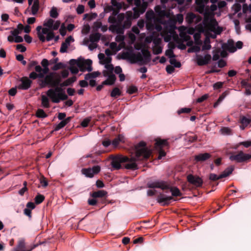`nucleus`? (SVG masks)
Returning <instances> with one entry per match:
<instances>
[{
  "label": "nucleus",
  "instance_id": "obj_32",
  "mask_svg": "<svg viewBox=\"0 0 251 251\" xmlns=\"http://www.w3.org/2000/svg\"><path fill=\"white\" fill-rule=\"evenodd\" d=\"M39 8V0H34L33 1V3L31 7V14L33 15H35Z\"/></svg>",
  "mask_w": 251,
  "mask_h": 251
},
{
  "label": "nucleus",
  "instance_id": "obj_8",
  "mask_svg": "<svg viewBox=\"0 0 251 251\" xmlns=\"http://www.w3.org/2000/svg\"><path fill=\"white\" fill-rule=\"evenodd\" d=\"M123 57L127 59L132 63H139L141 64L147 63L150 60L149 52H144L143 56L140 53H134L132 51H127L123 53Z\"/></svg>",
  "mask_w": 251,
  "mask_h": 251
},
{
  "label": "nucleus",
  "instance_id": "obj_14",
  "mask_svg": "<svg viewBox=\"0 0 251 251\" xmlns=\"http://www.w3.org/2000/svg\"><path fill=\"white\" fill-rule=\"evenodd\" d=\"M71 64L76 65L82 72H91L92 70V61L90 59L78 58L77 60L72 59L70 61Z\"/></svg>",
  "mask_w": 251,
  "mask_h": 251
},
{
  "label": "nucleus",
  "instance_id": "obj_30",
  "mask_svg": "<svg viewBox=\"0 0 251 251\" xmlns=\"http://www.w3.org/2000/svg\"><path fill=\"white\" fill-rule=\"evenodd\" d=\"M240 121L241 123L240 128L244 129L251 122V118L242 116L240 118Z\"/></svg>",
  "mask_w": 251,
  "mask_h": 251
},
{
  "label": "nucleus",
  "instance_id": "obj_2",
  "mask_svg": "<svg viewBox=\"0 0 251 251\" xmlns=\"http://www.w3.org/2000/svg\"><path fill=\"white\" fill-rule=\"evenodd\" d=\"M217 8V6L215 4H212L210 9L208 6L206 8L202 21L204 27L201 30V32L206 30L208 35L212 38H215L217 35L220 34L223 30L222 28L218 26V23L214 18V12Z\"/></svg>",
  "mask_w": 251,
  "mask_h": 251
},
{
  "label": "nucleus",
  "instance_id": "obj_22",
  "mask_svg": "<svg viewBox=\"0 0 251 251\" xmlns=\"http://www.w3.org/2000/svg\"><path fill=\"white\" fill-rule=\"evenodd\" d=\"M187 180L189 182L196 187L201 186L203 182L201 178L192 175L187 176Z\"/></svg>",
  "mask_w": 251,
  "mask_h": 251
},
{
  "label": "nucleus",
  "instance_id": "obj_56",
  "mask_svg": "<svg viewBox=\"0 0 251 251\" xmlns=\"http://www.w3.org/2000/svg\"><path fill=\"white\" fill-rule=\"evenodd\" d=\"M165 54L170 59L175 57L172 49H168L165 52Z\"/></svg>",
  "mask_w": 251,
  "mask_h": 251
},
{
  "label": "nucleus",
  "instance_id": "obj_63",
  "mask_svg": "<svg viewBox=\"0 0 251 251\" xmlns=\"http://www.w3.org/2000/svg\"><path fill=\"white\" fill-rule=\"evenodd\" d=\"M84 11V6L83 5H79L76 8L77 13L81 14Z\"/></svg>",
  "mask_w": 251,
  "mask_h": 251
},
{
  "label": "nucleus",
  "instance_id": "obj_29",
  "mask_svg": "<svg viewBox=\"0 0 251 251\" xmlns=\"http://www.w3.org/2000/svg\"><path fill=\"white\" fill-rule=\"evenodd\" d=\"M33 248L25 246V241L23 239L19 240L17 247L14 251H31Z\"/></svg>",
  "mask_w": 251,
  "mask_h": 251
},
{
  "label": "nucleus",
  "instance_id": "obj_44",
  "mask_svg": "<svg viewBox=\"0 0 251 251\" xmlns=\"http://www.w3.org/2000/svg\"><path fill=\"white\" fill-rule=\"evenodd\" d=\"M121 94V92L120 90V89L117 87L114 88L111 93V96L112 97H117L118 96H120Z\"/></svg>",
  "mask_w": 251,
  "mask_h": 251
},
{
  "label": "nucleus",
  "instance_id": "obj_7",
  "mask_svg": "<svg viewBox=\"0 0 251 251\" xmlns=\"http://www.w3.org/2000/svg\"><path fill=\"white\" fill-rule=\"evenodd\" d=\"M118 13L117 10H114L112 14L108 18L109 23L113 24L109 26V29L117 34H124L125 27L122 25V23L125 19V15L123 13Z\"/></svg>",
  "mask_w": 251,
  "mask_h": 251
},
{
  "label": "nucleus",
  "instance_id": "obj_39",
  "mask_svg": "<svg viewBox=\"0 0 251 251\" xmlns=\"http://www.w3.org/2000/svg\"><path fill=\"white\" fill-rule=\"evenodd\" d=\"M233 167H230L226 168L220 175V177L224 178L228 176L230 174H231L233 171Z\"/></svg>",
  "mask_w": 251,
  "mask_h": 251
},
{
  "label": "nucleus",
  "instance_id": "obj_27",
  "mask_svg": "<svg viewBox=\"0 0 251 251\" xmlns=\"http://www.w3.org/2000/svg\"><path fill=\"white\" fill-rule=\"evenodd\" d=\"M211 58V55L209 54H206L204 56L198 55L197 56V63L200 66L206 65L208 63Z\"/></svg>",
  "mask_w": 251,
  "mask_h": 251
},
{
  "label": "nucleus",
  "instance_id": "obj_16",
  "mask_svg": "<svg viewBox=\"0 0 251 251\" xmlns=\"http://www.w3.org/2000/svg\"><path fill=\"white\" fill-rule=\"evenodd\" d=\"M168 143L167 140H162L161 139H157L155 144V148L158 150L159 156L158 159H161L162 157L166 155V152L162 150L163 148L168 147Z\"/></svg>",
  "mask_w": 251,
  "mask_h": 251
},
{
  "label": "nucleus",
  "instance_id": "obj_55",
  "mask_svg": "<svg viewBox=\"0 0 251 251\" xmlns=\"http://www.w3.org/2000/svg\"><path fill=\"white\" fill-rule=\"evenodd\" d=\"M137 91V88L134 86H129L127 90V92L129 94H132Z\"/></svg>",
  "mask_w": 251,
  "mask_h": 251
},
{
  "label": "nucleus",
  "instance_id": "obj_46",
  "mask_svg": "<svg viewBox=\"0 0 251 251\" xmlns=\"http://www.w3.org/2000/svg\"><path fill=\"white\" fill-rule=\"evenodd\" d=\"M53 23L54 21L51 19H49L44 22V26H46L45 27H47L48 28L51 29Z\"/></svg>",
  "mask_w": 251,
  "mask_h": 251
},
{
  "label": "nucleus",
  "instance_id": "obj_62",
  "mask_svg": "<svg viewBox=\"0 0 251 251\" xmlns=\"http://www.w3.org/2000/svg\"><path fill=\"white\" fill-rule=\"evenodd\" d=\"M225 96L222 95L218 99L217 101L214 103V107H216L225 99Z\"/></svg>",
  "mask_w": 251,
  "mask_h": 251
},
{
  "label": "nucleus",
  "instance_id": "obj_35",
  "mask_svg": "<svg viewBox=\"0 0 251 251\" xmlns=\"http://www.w3.org/2000/svg\"><path fill=\"white\" fill-rule=\"evenodd\" d=\"M70 118L68 117L63 120H62L61 122H60L58 125H57L54 128L55 131H58L61 128L64 127L70 121Z\"/></svg>",
  "mask_w": 251,
  "mask_h": 251
},
{
  "label": "nucleus",
  "instance_id": "obj_34",
  "mask_svg": "<svg viewBox=\"0 0 251 251\" xmlns=\"http://www.w3.org/2000/svg\"><path fill=\"white\" fill-rule=\"evenodd\" d=\"M48 96H41V104L42 106L44 108H49L50 107V100Z\"/></svg>",
  "mask_w": 251,
  "mask_h": 251
},
{
  "label": "nucleus",
  "instance_id": "obj_58",
  "mask_svg": "<svg viewBox=\"0 0 251 251\" xmlns=\"http://www.w3.org/2000/svg\"><path fill=\"white\" fill-rule=\"evenodd\" d=\"M91 121L90 118H86L84 119L81 122V125L83 127H86L88 126V124Z\"/></svg>",
  "mask_w": 251,
  "mask_h": 251
},
{
  "label": "nucleus",
  "instance_id": "obj_50",
  "mask_svg": "<svg viewBox=\"0 0 251 251\" xmlns=\"http://www.w3.org/2000/svg\"><path fill=\"white\" fill-rule=\"evenodd\" d=\"M45 197L44 196L39 194L35 198V201L36 204L41 203L44 200Z\"/></svg>",
  "mask_w": 251,
  "mask_h": 251
},
{
  "label": "nucleus",
  "instance_id": "obj_26",
  "mask_svg": "<svg viewBox=\"0 0 251 251\" xmlns=\"http://www.w3.org/2000/svg\"><path fill=\"white\" fill-rule=\"evenodd\" d=\"M134 4L138 8L141 13H143L148 6V2L147 0H134Z\"/></svg>",
  "mask_w": 251,
  "mask_h": 251
},
{
  "label": "nucleus",
  "instance_id": "obj_47",
  "mask_svg": "<svg viewBox=\"0 0 251 251\" xmlns=\"http://www.w3.org/2000/svg\"><path fill=\"white\" fill-rule=\"evenodd\" d=\"M128 39L129 44L131 45L135 42L136 36L133 33L129 32L128 34Z\"/></svg>",
  "mask_w": 251,
  "mask_h": 251
},
{
  "label": "nucleus",
  "instance_id": "obj_13",
  "mask_svg": "<svg viewBox=\"0 0 251 251\" xmlns=\"http://www.w3.org/2000/svg\"><path fill=\"white\" fill-rule=\"evenodd\" d=\"M38 37L42 42L50 41L53 39L54 34L53 32L47 27H42L41 26H38L36 27Z\"/></svg>",
  "mask_w": 251,
  "mask_h": 251
},
{
  "label": "nucleus",
  "instance_id": "obj_52",
  "mask_svg": "<svg viewBox=\"0 0 251 251\" xmlns=\"http://www.w3.org/2000/svg\"><path fill=\"white\" fill-rule=\"evenodd\" d=\"M220 50H216L213 51V55L212 59L213 60L216 61L220 58Z\"/></svg>",
  "mask_w": 251,
  "mask_h": 251
},
{
  "label": "nucleus",
  "instance_id": "obj_43",
  "mask_svg": "<svg viewBox=\"0 0 251 251\" xmlns=\"http://www.w3.org/2000/svg\"><path fill=\"white\" fill-rule=\"evenodd\" d=\"M36 115L37 117L40 118H45L47 117V114L42 109H38L37 110Z\"/></svg>",
  "mask_w": 251,
  "mask_h": 251
},
{
  "label": "nucleus",
  "instance_id": "obj_36",
  "mask_svg": "<svg viewBox=\"0 0 251 251\" xmlns=\"http://www.w3.org/2000/svg\"><path fill=\"white\" fill-rule=\"evenodd\" d=\"M42 66L43 67V68H42V72L45 74H47L49 71V69L48 67L49 66V61L46 59H43L41 63Z\"/></svg>",
  "mask_w": 251,
  "mask_h": 251
},
{
  "label": "nucleus",
  "instance_id": "obj_25",
  "mask_svg": "<svg viewBox=\"0 0 251 251\" xmlns=\"http://www.w3.org/2000/svg\"><path fill=\"white\" fill-rule=\"evenodd\" d=\"M21 84L18 87L20 89L27 90L31 86V81L27 77H23L20 80Z\"/></svg>",
  "mask_w": 251,
  "mask_h": 251
},
{
  "label": "nucleus",
  "instance_id": "obj_61",
  "mask_svg": "<svg viewBox=\"0 0 251 251\" xmlns=\"http://www.w3.org/2000/svg\"><path fill=\"white\" fill-rule=\"evenodd\" d=\"M73 42H74V39L71 36H70L66 39L65 42L63 43L66 44L67 45V46L69 47L70 45V43Z\"/></svg>",
  "mask_w": 251,
  "mask_h": 251
},
{
  "label": "nucleus",
  "instance_id": "obj_23",
  "mask_svg": "<svg viewBox=\"0 0 251 251\" xmlns=\"http://www.w3.org/2000/svg\"><path fill=\"white\" fill-rule=\"evenodd\" d=\"M201 20V17L200 16H196L193 13H188L186 16V21L189 24H191L194 22L196 24L198 23Z\"/></svg>",
  "mask_w": 251,
  "mask_h": 251
},
{
  "label": "nucleus",
  "instance_id": "obj_60",
  "mask_svg": "<svg viewBox=\"0 0 251 251\" xmlns=\"http://www.w3.org/2000/svg\"><path fill=\"white\" fill-rule=\"evenodd\" d=\"M221 178H222L220 177V175L217 176V175H216L215 174H210L209 175V179L211 180L215 181V180H218Z\"/></svg>",
  "mask_w": 251,
  "mask_h": 251
},
{
  "label": "nucleus",
  "instance_id": "obj_11",
  "mask_svg": "<svg viewBox=\"0 0 251 251\" xmlns=\"http://www.w3.org/2000/svg\"><path fill=\"white\" fill-rule=\"evenodd\" d=\"M162 37L161 35L155 36L153 35L146 38L145 41L147 43L152 42V49L154 54H159L162 52Z\"/></svg>",
  "mask_w": 251,
  "mask_h": 251
},
{
  "label": "nucleus",
  "instance_id": "obj_59",
  "mask_svg": "<svg viewBox=\"0 0 251 251\" xmlns=\"http://www.w3.org/2000/svg\"><path fill=\"white\" fill-rule=\"evenodd\" d=\"M60 25V23L59 21H54V23L53 24L51 30L53 31V30L57 29L59 28Z\"/></svg>",
  "mask_w": 251,
  "mask_h": 251
},
{
  "label": "nucleus",
  "instance_id": "obj_54",
  "mask_svg": "<svg viewBox=\"0 0 251 251\" xmlns=\"http://www.w3.org/2000/svg\"><path fill=\"white\" fill-rule=\"evenodd\" d=\"M191 111V109L190 108H182L178 110L177 111V113L178 114H180L181 113H188L190 112Z\"/></svg>",
  "mask_w": 251,
  "mask_h": 251
},
{
  "label": "nucleus",
  "instance_id": "obj_3",
  "mask_svg": "<svg viewBox=\"0 0 251 251\" xmlns=\"http://www.w3.org/2000/svg\"><path fill=\"white\" fill-rule=\"evenodd\" d=\"M35 65V72H32L29 74V78L35 79L37 78H42L39 80V84L41 87H45L47 85L55 86L60 83L59 76L54 73H50L45 76V74L42 72V68L37 63L33 61L31 63L30 66Z\"/></svg>",
  "mask_w": 251,
  "mask_h": 251
},
{
  "label": "nucleus",
  "instance_id": "obj_5",
  "mask_svg": "<svg viewBox=\"0 0 251 251\" xmlns=\"http://www.w3.org/2000/svg\"><path fill=\"white\" fill-rule=\"evenodd\" d=\"M151 151L148 149L146 144L144 142H140L136 147V153L134 157L130 158L125 162V167L127 169L136 170L137 169L136 161L141 160L143 159H147L151 154Z\"/></svg>",
  "mask_w": 251,
  "mask_h": 251
},
{
  "label": "nucleus",
  "instance_id": "obj_4",
  "mask_svg": "<svg viewBox=\"0 0 251 251\" xmlns=\"http://www.w3.org/2000/svg\"><path fill=\"white\" fill-rule=\"evenodd\" d=\"M150 188H159L167 191L160 194L157 198L158 202L163 205L168 204L171 200L173 199V196H180L181 193L179 190L176 187H169L167 183L163 181H156L148 184Z\"/></svg>",
  "mask_w": 251,
  "mask_h": 251
},
{
  "label": "nucleus",
  "instance_id": "obj_51",
  "mask_svg": "<svg viewBox=\"0 0 251 251\" xmlns=\"http://www.w3.org/2000/svg\"><path fill=\"white\" fill-rule=\"evenodd\" d=\"M58 15L57 9L55 7H52L50 11V16L52 18H56Z\"/></svg>",
  "mask_w": 251,
  "mask_h": 251
},
{
  "label": "nucleus",
  "instance_id": "obj_48",
  "mask_svg": "<svg viewBox=\"0 0 251 251\" xmlns=\"http://www.w3.org/2000/svg\"><path fill=\"white\" fill-rule=\"evenodd\" d=\"M221 132L223 135H230L232 133L230 128L226 127H223L221 129Z\"/></svg>",
  "mask_w": 251,
  "mask_h": 251
},
{
  "label": "nucleus",
  "instance_id": "obj_1",
  "mask_svg": "<svg viewBox=\"0 0 251 251\" xmlns=\"http://www.w3.org/2000/svg\"><path fill=\"white\" fill-rule=\"evenodd\" d=\"M162 5H157L155 7V11L160 18L159 25L162 26L160 32L161 37H164V41L166 42L170 41L172 39L177 42L179 38L178 35L175 32L176 26V19L175 16L172 15L170 12L166 9L164 3L166 0H161Z\"/></svg>",
  "mask_w": 251,
  "mask_h": 251
},
{
  "label": "nucleus",
  "instance_id": "obj_12",
  "mask_svg": "<svg viewBox=\"0 0 251 251\" xmlns=\"http://www.w3.org/2000/svg\"><path fill=\"white\" fill-rule=\"evenodd\" d=\"M180 37L184 41H186L189 40V34H194V38L196 43H198L200 39V33H194V29L193 28H188L185 26H180L178 28Z\"/></svg>",
  "mask_w": 251,
  "mask_h": 251
},
{
  "label": "nucleus",
  "instance_id": "obj_21",
  "mask_svg": "<svg viewBox=\"0 0 251 251\" xmlns=\"http://www.w3.org/2000/svg\"><path fill=\"white\" fill-rule=\"evenodd\" d=\"M209 0H196V10L200 13L203 14L206 11V5L208 3Z\"/></svg>",
  "mask_w": 251,
  "mask_h": 251
},
{
  "label": "nucleus",
  "instance_id": "obj_31",
  "mask_svg": "<svg viewBox=\"0 0 251 251\" xmlns=\"http://www.w3.org/2000/svg\"><path fill=\"white\" fill-rule=\"evenodd\" d=\"M211 155L208 153H200L195 156V159L197 161H204L210 157Z\"/></svg>",
  "mask_w": 251,
  "mask_h": 251
},
{
  "label": "nucleus",
  "instance_id": "obj_24",
  "mask_svg": "<svg viewBox=\"0 0 251 251\" xmlns=\"http://www.w3.org/2000/svg\"><path fill=\"white\" fill-rule=\"evenodd\" d=\"M99 72H94L91 73L87 74L85 75V79L89 81V84L91 86H94L96 85L95 78L100 75Z\"/></svg>",
  "mask_w": 251,
  "mask_h": 251
},
{
  "label": "nucleus",
  "instance_id": "obj_64",
  "mask_svg": "<svg viewBox=\"0 0 251 251\" xmlns=\"http://www.w3.org/2000/svg\"><path fill=\"white\" fill-rule=\"evenodd\" d=\"M247 24L246 25V28L251 31V18H250L248 19L247 21Z\"/></svg>",
  "mask_w": 251,
  "mask_h": 251
},
{
  "label": "nucleus",
  "instance_id": "obj_17",
  "mask_svg": "<svg viewBox=\"0 0 251 251\" xmlns=\"http://www.w3.org/2000/svg\"><path fill=\"white\" fill-rule=\"evenodd\" d=\"M251 158V154L245 153L240 151L237 154H232L229 156L231 161H235L237 162H243Z\"/></svg>",
  "mask_w": 251,
  "mask_h": 251
},
{
  "label": "nucleus",
  "instance_id": "obj_33",
  "mask_svg": "<svg viewBox=\"0 0 251 251\" xmlns=\"http://www.w3.org/2000/svg\"><path fill=\"white\" fill-rule=\"evenodd\" d=\"M110 48L113 51V52H116L120 50L122 48H124V44H119V45L118 46L116 43L112 42L110 44Z\"/></svg>",
  "mask_w": 251,
  "mask_h": 251
},
{
  "label": "nucleus",
  "instance_id": "obj_53",
  "mask_svg": "<svg viewBox=\"0 0 251 251\" xmlns=\"http://www.w3.org/2000/svg\"><path fill=\"white\" fill-rule=\"evenodd\" d=\"M176 23L177 22L179 24H181L183 21V16L181 14H178L175 17Z\"/></svg>",
  "mask_w": 251,
  "mask_h": 251
},
{
  "label": "nucleus",
  "instance_id": "obj_57",
  "mask_svg": "<svg viewBox=\"0 0 251 251\" xmlns=\"http://www.w3.org/2000/svg\"><path fill=\"white\" fill-rule=\"evenodd\" d=\"M248 11L251 13V4L248 6L247 4H244L243 5V12L246 13Z\"/></svg>",
  "mask_w": 251,
  "mask_h": 251
},
{
  "label": "nucleus",
  "instance_id": "obj_9",
  "mask_svg": "<svg viewBox=\"0 0 251 251\" xmlns=\"http://www.w3.org/2000/svg\"><path fill=\"white\" fill-rule=\"evenodd\" d=\"M147 19L146 27L149 30L155 29L156 31H161L162 26L159 25L160 23V18L155 12V14L152 10L148 11L146 14Z\"/></svg>",
  "mask_w": 251,
  "mask_h": 251
},
{
  "label": "nucleus",
  "instance_id": "obj_42",
  "mask_svg": "<svg viewBox=\"0 0 251 251\" xmlns=\"http://www.w3.org/2000/svg\"><path fill=\"white\" fill-rule=\"evenodd\" d=\"M124 34H117L116 37V41L118 42H119L120 44H124V48L126 47V43L124 42L125 37L123 35Z\"/></svg>",
  "mask_w": 251,
  "mask_h": 251
},
{
  "label": "nucleus",
  "instance_id": "obj_19",
  "mask_svg": "<svg viewBox=\"0 0 251 251\" xmlns=\"http://www.w3.org/2000/svg\"><path fill=\"white\" fill-rule=\"evenodd\" d=\"M100 170L99 166H95L92 168L83 169L82 173L87 177H92L96 174L98 173Z\"/></svg>",
  "mask_w": 251,
  "mask_h": 251
},
{
  "label": "nucleus",
  "instance_id": "obj_6",
  "mask_svg": "<svg viewBox=\"0 0 251 251\" xmlns=\"http://www.w3.org/2000/svg\"><path fill=\"white\" fill-rule=\"evenodd\" d=\"M98 58L100 64L104 65L106 70L103 72V75L107 77V79L103 81V84L112 85L114 83L116 77L113 74L114 67L111 64V57L106 56L103 53H100Z\"/></svg>",
  "mask_w": 251,
  "mask_h": 251
},
{
  "label": "nucleus",
  "instance_id": "obj_28",
  "mask_svg": "<svg viewBox=\"0 0 251 251\" xmlns=\"http://www.w3.org/2000/svg\"><path fill=\"white\" fill-rule=\"evenodd\" d=\"M222 48L231 52H234L236 50V48L234 46V43L232 40H228L226 43L223 44Z\"/></svg>",
  "mask_w": 251,
  "mask_h": 251
},
{
  "label": "nucleus",
  "instance_id": "obj_38",
  "mask_svg": "<svg viewBox=\"0 0 251 251\" xmlns=\"http://www.w3.org/2000/svg\"><path fill=\"white\" fill-rule=\"evenodd\" d=\"M124 142V137L122 135H119L117 138L112 141V144L114 147H116L120 142Z\"/></svg>",
  "mask_w": 251,
  "mask_h": 251
},
{
  "label": "nucleus",
  "instance_id": "obj_45",
  "mask_svg": "<svg viewBox=\"0 0 251 251\" xmlns=\"http://www.w3.org/2000/svg\"><path fill=\"white\" fill-rule=\"evenodd\" d=\"M232 8L234 11L233 16H234L241 9V5L240 3H236L233 5Z\"/></svg>",
  "mask_w": 251,
  "mask_h": 251
},
{
  "label": "nucleus",
  "instance_id": "obj_20",
  "mask_svg": "<svg viewBox=\"0 0 251 251\" xmlns=\"http://www.w3.org/2000/svg\"><path fill=\"white\" fill-rule=\"evenodd\" d=\"M128 160V157L124 156H119L115 158L111 162V165L115 169H119L121 166V163L126 162Z\"/></svg>",
  "mask_w": 251,
  "mask_h": 251
},
{
  "label": "nucleus",
  "instance_id": "obj_41",
  "mask_svg": "<svg viewBox=\"0 0 251 251\" xmlns=\"http://www.w3.org/2000/svg\"><path fill=\"white\" fill-rule=\"evenodd\" d=\"M210 48L211 45L210 44L209 38L208 37H206L202 46V50H210Z\"/></svg>",
  "mask_w": 251,
  "mask_h": 251
},
{
  "label": "nucleus",
  "instance_id": "obj_18",
  "mask_svg": "<svg viewBox=\"0 0 251 251\" xmlns=\"http://www.w3.org/2000/svg\"><path fill=\"white\" fill-rule=\"evenodd\" d=\"M22 30L18 28H15L14 30L10 31L11 35H9L7 37V40L10 43H21L23 41L22 37L19 35L22 32Z\"/></svg>",
  "mask_w": 251,
  "mask_h": 251
},
{
  "label": "nucleus",
  "instance_id": "obj_49",
  "mask_svg": "<svg viewBox=\"0 0 251 251\" xmlns=\"http://www.w3.org/2000/svg\"><path fill=\"white\" fill-rule=\"evenodd\" d=\"M170 62L172 65H174V67L176 68H179L181 66L180 63L179 62L177 61L176 60L175 58V57L171 58L170 59Z\"/></svg>",
  "mask_w": 251,
  "mask_h": 251
},
{
  "label": "nucleus",
  "instance_id": "obj_15",
  "mask_svg": "<svg viewBox=\"0 0 251 251\" xmlns=\"http://www.w3.org/2000/svg\"><path fill=\"white\" fill-rule=\"evenodd\" d=\"M134 13L131 11H128L126 13V19L124 22L123 26L125 28H128L131 25L132 20L133 19L138 18L142 13L138 8H133Z\"/></svg>",
  "mask_w": 251,
  "mask_h": 251
},
{
  "label": "nucleus",
  "instance_id": "obj_37",
  "mask_svg": "<svg viewBox=\"0 0 251 251\" xmlns=\"http://www.w3.org/2000/svg\"><path fill=\"white\" fill-rule=\"evenodd\" d=\"M107 194V192L104 190H99L96 192H94L92 194V197L94 198H102L105 197Z\"/></svg>",
  "mask_w": 251,
  "mask_h": 251
},
{
  "label": "nucleus",
  "instance_id": "obj_40",
  "mask_svg": "<svg viewBox=\"0 0 251 251\" xmlns=\"http://www.w3.org/2000/svg\"><path fill=\"white\" fill-rule=\"evenodd\" d=\"M100 38V34L99 33L92 34L90 36L89 41L90 42L97 43Z\"/></svg>",
  "mask_w": 251,
  "mask_h": 251
},
{
  "label": "nucleus",
  "instance_id": "obj_10",
  "mask_svg": "<svg viewBox=\"0 0 251 251\" xmlns=\"http://www.w3.org/2000/svg\"><path fill=\"white\" fill-rule=\"evenodd\" d=\"M46 95L53 103H59L62 100H67L68 98L65 90L59 87L50 89L47 91Z\"/></svg>",
  "mask_w": 251,
  "mask_h": 251
}]
</instances>
